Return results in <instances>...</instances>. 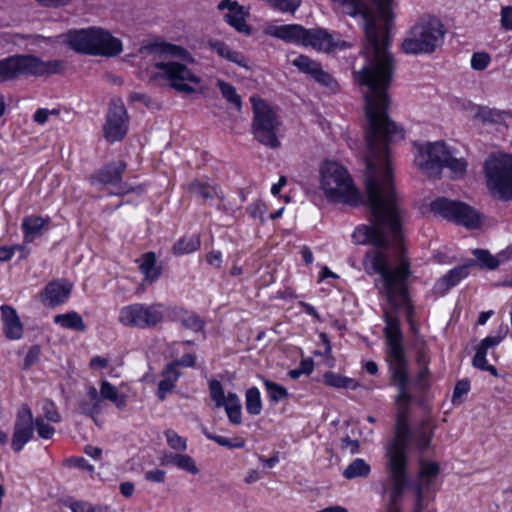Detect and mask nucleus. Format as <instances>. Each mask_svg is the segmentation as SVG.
Listing matches in <instances>:
<instances>
[{"label": "nucleus", "mask_w": 512, "mask_h": 512, "mask_svg": "<svg viewBox=\"0 0 512 512\" xmlns=\"http://www.w3.org/2000/svg\"><path fill=\"white\" fill-rule=\"evenodd\" d=\"M377 14L363 0H331L333 9L363 21L365 43L364 64L353 72L354 79L365 87V129L367 151L365 188L366 202H398L389 165L390 145L404 138L388 114V89L394 74V60L388 51L389 27L393 19L394 0H371Z\"/></svg>", "instance_id": "obj_1"}, {"label": "nucleus", "mask_w": 512, "mask_h": 512, "mask_svg": "<svg viewBox=\"0 0 512 512\" xmlns=\"http://www.w3.org/2000/svg\"><path fill=\"white\" fill-rule=\"evenodd\" d=\"M385 340L387 345L386 359L393 383L397 386L396 398L398 410L408 411L411 396L407 391L408 386V360L403 346V334L400 322L396 316L385 314Z\"/></svg>", "instance_id": "obj_2"}, {"label": "nucleus", "mask_w": 512, "mask_h": 512, "mask_svg": "<svg viewBox=\"0 0 512 512\" xmlns=\"http://www.w3.org/2000/svg\"><path fill=\"white\" fill-rule=\"evenodd\" d=\"M66 41L73 50L82 54L111 57L122 52L121 41L97 27L70 31Z\"/></svg>", "instance_id": "obj_3"}, {"label": "nucleus", "mask_w": 512, "mask_h": 512, "mask_svg": "<svg viewBox=\"0 0 512 512\" xmlns=\"http://www.w3.org/2000/svg\"><path fill=\"white\" fill-rule=\"evenodd\" d=\"M445 28L439 19L432 16L421 17L407 32L401 48L411 55L430 54L443 42Z\"/></svg>", "instance_id": "obj_4"}, {"label": "nucleus", "mask_w": 512, "mask_h": 512, "mask_svg": "<svg viewBox=\"0 0 512 512\" xmlns=\"http://www.w3.org/2000/svg\"><path fill=\"white\" fill-rule=\"evenodd\" d=\"M321 188L327 198L335 202L356 205L360 195L347 170L340 164L326 161L321 169Z\"/></svg>", "instance_id": "obj_5"}, {"label": "nucleus", "mask_w": 512, "mask_h": 512, "mask_svg": "<svg viewBox=\"0 0 512 512\" xmlns=\"http://www.w3.org/2000/svg\"><path fill=\"white\" fill-rule=\"evenodd\" d=\"M61 60L43 61L32 55H16L0 61V83L22 75L48 76L63 71Z\"/></svg>", "instance_id": "obj_6"}, {"label": "nucleus", "mask_w": 512, "mask_h": 512, "mask_svg": "<svg viewBox=\"0 0 512 512\" xmlns=\"http://www.w3.org/2000/svg\"><path fill=\"white\" fill-rule=\"evenodd\" d=\"M253 120L251 124L254 138L264 146L271 149L279 148L281 143L277 132L281 126L276 112L264 100L255 96L251 97Z\"/></svg>", "instance_id": "obj_7"}, {"label": "nucleus", "mask_w": 512, "mask_h": 512, "mask_svg": "<svg viewBox=\"0 0 512 512\" xmlns=\"http://www.w3.org/2000/svg\"><path fill=\"white\" fill-rule=\"evenodd\" d=\"M487 187L501 200L512 199V155L490 156L484 165Z\"/></svg>", "instance_id": "obj_8"}, {"label": "nucleus", "mask_w": 512, "mask_h": 512, "mask_svg": "<svg viewBox=\"0 0 512 512\" xmlns=\"http://www.w3.org/2000/svg\"><path fill=\"white\" fill-rule=\"evenodd\" d=\"M164 307L160 303H134L124 306L119 312V322L124 326L141 329L151 328L161 323Z\"/></svg>", "instance_id": "obj_9"}, {"label": "nucleus", "mask_w": 512, "mask_h": 512, "mask_svg": "<svg viewBox=\"0 0 512 512\" xmlns=\"http://www.w3.org/2000/svg\"><path fill=\"white\" fill-rule=\"evenodd\" d=\"M431 211L442 218L463 225L477 228L481 224L479 213L469 205L447 198H437L430 204Z\"/></svg>", "instance_id": "obj_10"}, {"label": "nucleus", "mask_w": 512, "mask_h": 512, "mask_svg": "<svg viewBox=\"0 0 512 512\" xmlns=\"http://www.w3.org/2000/svg\"><path fill=\"white\" fill-rule=\"evenodd\" d=\"M407 459L387 458L389 502L386 512H401V500L407 487Z\"/></svg>", "instance_id": "obj_11"}, {"label": "nucleus", "mask_w": 512, "mask_h": 512, "mask_svg": "<svg viewBox=\"0 0 512 512\" xmlns=\"http://www.w3.org/2000/svg\"><path fill=\"white\" fill-rule=\"evenodd\" d=\"M414 163L427 176H438L447 160V146L443 141L428 142L425 145H415Z\"/></svg>", "instance_id": "obj_12"}, {"label": "nucleus", "mask_w": 512, "mask_h": 512, "mask_svg": "<svg viewBox=\"0 0 512 512\" xmlns=\"http://www.w3.org/2000/svg\"><path fill=\"white\" fill-rule=\"evenodd\" d=\"M155 68L161 71L176 91L185 94L196 92L195 86L200 83V78L185 64L176 61L157 62Z\"/></svg>", "instance_id": "obj_13"}, {"label": "nucleus", "mask_w": 512, "mask_h": 512, "mask_svg": "<svg viewBox=\"0 0 512 512\" xmlns=\"http://www.w3.org/2000/svg\"><path fill=\"white\" fill-rule=\"evenodd\" d=\"M126 169L127 164L124 161L108 163L90 177L91 183L93 185L111 186L113 188L111 194L126 195L133 191L130 185L122 182V175Z\"/></svg>", "instance_id": "obj_14"}, {"label": "nucleus", "mask_w": 512, "mask_h": 512, "mask_svg": "<svg viewBox=\"0 0 512 512\" xmlns=\"http://www.w3.org/2000/svg\"><path fill=\"white\" fill-rule=\"evenodd\" d=\"M103 130L105 139L111 143L122 140L127 134L128 116L122 100L111 101Z\"/></svg>", "instance_id": "obj_15"}, {"label": "nucleus", "mask_w": 512, "mask_h": 512, "mask_svg": "<svg viewBox=\"0 0 512 512\" xmlns=\"http://www.w3.org/2000/svg\"><path fill=\"white\" fill-rule=\"evenodd\" d=\"M34 419L31 409L28 405H22L18 412L14 424V433L11 446L15 452H20L26 443H28L34 433Z\"/></svg>", "instance_id": "obj_16"}, {"label": "nucleus", "mask_w": 512, "mask_h": 512, "mask_svg": "<svg viewBox=\"0 0 512 512\" xmlns=\"http://www.w3.org/2000/svg\"><path fill=\"white\" fill-rule=\"evenodd\" d=\"M410 433L408 427V411L398 410L395 435L387 447V458H393L395 456L399 459H407L406 449Z\"/></svg>", "instance_id": "obj_17"}, {"label": "nucleus", "mask_w": 512, "mask_h": 512, "mask_svg": "<svg viewBox=\"0 0 512 512\" xmlns=\"http://www.w3.org/2000/svg\"><path fill=\"white\" fill-rule=\"evenodd\" d=\"M218 10H228L224 14V21L233 27L237 32L245 35L252 33V27L247 23V18L250 15L249 8L240 5L237 1L221 0L217 5Z\"/></svg>", "instance_id": "obj_18"}, {"label": "nucleus", "mask_w": 512, "mask_h": 512, "mask_svg": "<svg viewBox=\"0 0 512 512\" xmlns=\"http://www.w3.org/2000/svg\"><path fill=\"white\" fill-rule=\"evenodd\" d=\"M419 472L416 481L412 484L415 498L425 500L427 495L433 491V485L437 479L440 467L432 461L419 460Z\"/></svg>", "instance_id": "obj_19"}, {"label": "nucleus", "mask_w": 512, "mask_h": 512, "mask_svg": "<svg viewBox=\"0 0 512 512\" xmlns=\"http://www.w3.org/2000/svg\"><path fill=\"white\" fill-rule=\"evenodd\" d=\"M503 338L504 336H488L484 338L476 349L472 365L479 370L488 371L494 377H499L496 367L487 363L486 356L488 350L496 347Z\"/></svg>", "instance_id": "obj_20"}, {"label": "nucleus", "mask_w": 512, "mask_h": 512, "mask_svg": "<svg viewBox=\"0 0 512 512\" xmlns=\"http://www.w3.org/2000/svg\"><path fill=\"white\" fill-rule=\"evenodd\" d=\"M335 45H338V43L334 42L333 35L329 34L326 30L321 28H305L302 46L312 47L321 52H330L333 51Z\"/></svg>", "instance_id": "obj_21"}, {"label": "nucleus", "mask_w": 512, "mask_h": 512, "mask_svg": "<svg viewBox=\"0 0 512 512\" xmlns=\"http://www.w3.org/2000/svg\"><path fill=\"white\" fill-rule=\"evenodd\" d=\"M3 331L9 340H18L23 336V324L16 310L9 305L0 307Z\"/></svg>", "instance_id": "obj_22"}, {"label": "nucleus", "mask_w": 512, "mask_h": 512, "mask_svg": "<svg viewBox=\"0 0 512 512\" xmlns=\"http://www.w3.org/2000/svg\"><path fill=\"white\" fill-rule=\"evenodd\" d=\"M72 290V286L60 281H53L46 285L41 294V301L48 307H56L64 303Z\"/></svg>", "instance_id": "obj_23"}, {"label": "nucleus", "mask_w": 512, "mask_h": 512, "mask_svg": "<svg viewBox=\"0 0 512 512\" xmlns=\"http://www.w3.org/2000/svg\"><path fill=\"white\" fill-rule=\"evenodd\" d=\"M305 27L299 24L269 26L266 33L287 43L302 45Z\"/></svg>", "instance_id": "obj_24"}, {"label": "nucleus", "mask_w": 512, "mask_h": 512, "mask_svg": "<svg viewBox=\"0 0 512 512\" xmlns=\"http://www.w3.org/2000/svg\"><path fill=\"white\" fill-rule=\"evenodd\" d=\"M50 218H43L36 215H30L23 219L21 228L26 243L33 242L36 238L42 236L48 230Z\"/></svg>", "instance_id": "obj_25"}, {"label": "nucleus", "mask_w": 512, "mask_h": 512, "mask_svg": "<svg viewBox=\"0 0 512 512\" xmlns=\"http://www.w3.org/2000/svg\"><path fill=\"white\" fill-rule=\"evenodd\" d=\"M432 437L433 426L426 421L411 431L408 438V444L411 443L423 453L430 447Z\"/></svg>", "instance_id": "obj_26"}, {"label": "nucleus", "mask_w": 512, "mask_h": 512, "mask_svg": "<svg viewBox=\"0 0 512 512\" xmlns=\"http://www.w3.org/2000/svg\"><path fill=\"white\" fill-rule=\"evenodd\" d=\"M181 373L176 364L169 363L162 371V380L158 384V397L164 400L166 395L173 390Z\"/></svg>", "instance_id": "obj_27"}, {"label": "nucleus", "mask_w": 512, "mask_h": 512, "mask_svg": "<svg viewBox=\"0 0 512 512\" xmlns=\"http://www.w3.org/2000/svg\"><path fill=\"white\" fill-rule=\"evenodd\" d=\"M138 262L145 282L153 283L160 277L161 267L156 266V255L154 252L143 254Z\"/></svg>", "instance_id": "obj_28"}, {"label": "nucleus", "mask_w": 512, "mask_h": 512, "mask_svg": "<svg viewBox=\"0 0 512 512\" xmlns=\"http://www.w3.org/2000/svg\"><path fill=\"white\" fill-rule=\"evenodd\" d=\"M88 400H83L79 404L81 412L87 416L94 417L103 410V401L101 394L99 395L94 386H90L87 390Z\"/></svg>", "instance_id": "obj_29"}, {"label": "nucleus", "mask_w": 512, "mask_h": 512, "mask_svg": "<svg viewBox=\"0 0 512 512\" xmlns=\"http://www.w3.org/2000/svg\"><path fill=\"white\" fill-rule=\"evenodd\" d=\"M173 318L175 321L180 322L185 328L195 332L203 328V321L195 313L189 312L183 308L174 309Z\"/></svg>", "instance_id": "obj_30"}, {"label": "nucleus", "mask_w": 512, "mask_h": 512, "mask_svg": "<svg viewBox=\"0 0 512 512\" xmlns=\"http://www.w3.org/2000/svg\"><path fill=\"white\" fill-rule=\"evenodd\" d=\"M54 322L65 329L75 331H85L86 329L82 317L74 311L56 315L54 317Z\"/></svg>", "instance_id": "obj_31"}, {"label": "nucleus", "mask_w": 512, "mask_h": 512, "mask_svg": "<svg viewBox=\"0 0 512 512\" xmlns=\"http://www.w3.org/2000/svg\"><path fill=\"white\" fill-rule=\"evenodd\" d=\"M187 191L196 197L208 200L214 197H219L217 187L212 186L206 182L200 180H193L187 186Z\"/></svg>", "instance_id": "obj_32"}, {"label": "nucleus", "mask_w": 512, "mask_h": 512, "mask_svg": "<svg viewBox=\"0 0 512 512\" xmlns=\"http://www.w3.org/2000/svg\"><path fill=\"white\" fill-rule=\"evenodd\" d=\"M227 414L229 421L234 425L242 422V406L240 399L236 393H228V402L222 406Z\"/></svg>", "instance_id": "obj_33"}, {"label": "nucleus", "mask_w": 512, "mask_h": 512, "mask_svg": "<svg viewBox=\"0 0 512 512\" xmlns=\"http://www.w3.org/2000/svg\"><path fill=\"white\" fill-rule=\"evenodd\" d=\"M100 394L102 400H108L112 402L118 409H123L126 406V396L119 394L115 386L110 382L104 380L101 382Z\"/></svg>", "instance_id": "obj_34"}, {"label": "nucleus", "mask_w": 512, "mask_h": 512, "mask_svg": "<svg viewBox=\"0 0 512 512\" xmlns=\"http://www.w3.org/2000/svg\"><path fill=\"white\" fill-rule=\"evenodd\" d=\"M323 382L325 385L334 388H349L354 390L358 386L357 382L354 379L339 375L331 371L326 372L324 374Z\"/></svg>", "instance_id": "obj_35"}, {"label": "nucleus", "mask_w": 512, "mask_h": 512, "mask_svg": "<svg viewBox=\"0 0 512 512\" xmlns=\"http://www.w3.org/2000/svg\"><path fill=\"white\" fill-rule=\"evenodd\" d=\"M473 260L470 263L456 267L450 270L447 274H445L440 283L446 286V289L457 285L462 279H464L468 275L469 267L473 266Z\"/></svg>", "instance_id": "obj_36"}, {"label": "nucleus", "mask_w": 512, "mask_h": 512, "mask_svg": "<svg viewBox=\"0 0 512 512\" xmlns=\"http://www.w3.org/2000/svg\"><path fill=\"white\" fill-rule=\"evenodd\" d=\"M145 49L151 53L160 52V53L168 54L171 56H176V57H179L184 60H186L190 57L187 50H185L184 48H182L180 46L169 44V43H156V44L147 46Z\"/></svg>", "instance_id": "obj_37"}, {"label": "nucleus", "mask_w": 512, "mask_h": 512, "mask_svg": "<svg viewBox=\"0 0 512 512\" xmlns=\"http://www.w3.org/2000/svg\"><path fill=\"white\" fill-rule=\"evenodd\" d=\"M371 468L363 459L357 458L351 462L343 472L346 479H354L357 477H368Z\"/></svg>", "instance_id": "obj_38"}, {"label": "nucleus", "mask_w": 512, "mask_h": 512, "mask_svg": "<svg viewBox=\"0 0 512 512\" xmlns=\"http://www.w3.org/2000/svg\"><path fill=\"white\" fill-rule=\"evenodd\" d=\"M246 410L251 415H259L262 411V401L258 388L252 387L246 391Z\"/></svg>", "instance_id": "obj_39"}, {"label": "nucleus", "mask_w": 512, "mask_h": 512, "mask_svg": "<svg viewBox=\"0 0 512 512\" xmlns=\"http://www.w3.org/2000/svg\"><path fill=\"white\" fill-rule=\"evenodd\" d=\"M202 432L205 437L209 440L216 442L218 445L227 447L229 449L238 448L241 449L245 446V440L240 437H236L233 440H230L226 437L213 434L207 430V428L203 427Z\"/></svg>", "instance_id": "obj_40"}, {"label": "nucleus", "mask_w": 512, "mask_h": 512, "mask_svg": "<svg viewBox=\"0 0 512 512\" xmlns=\"http://www.w3.org/2000/svg\"><path fill=\"white\" fill-rule=\"evenodd\" d=\"M292 64L301 72L309 74L312 78L322 67L320 63L310 59L308 56L299 55L292 60Z\"/></svg>", "instance_id": "obj_41"}, {"label": "nucleus", "mask_w": 512, "mask_h": 512, "mask_svg": "<svg viewBox=\"0 0 512 512\" xmlns=\"http://www.w3.org/2000/svg\"><path fill=\"white\" fill-rule=\"evenodd\" d=\"M217 86L222 96L232 104L237 110L242 107L241 97L237 94L236 89L229 83L219 80Z\"/></svg>", "instance_id": "obj_42"}, {"label": "nucleus", "mask_w": 512, "mask_h": 512, "mask_svg": "<svg viewBox=\"0 0 512 512\" xmlns=\"http://www.w3.org/2000/svg\"><path fill=\"white\" fill-rule=\"evenodd\" d=\"M444 167L450 169L453 178H458L466 172L467 162L463 158L453 157L447 149V160L444 161Z\"/></svg>", "instance_id": "obj_43"}, {"label": "nucleus", "mask_w": 512, "mask_h": 512, "mask_svg": "<svg viewBox=\"0 0 512 512\" xmlns=\"http://www.w3.org/2000/svg\"><path fill=\"white\" fill-rule=\"evenodd\" d=\"M200 246L199 238L194 236L190 238H181L173 246V252L176 255H183L194 252Z\"/></svg>", "instance_id": "obj_44"}, {"label": "nucleus", "mask_w": 512, "mask_h": 512, "mask_svg": "<svg viewBox=\"0 0 512 512\" xmlns=\"http://www.w3.org/2000/svg\"><path fill=\"white\" fill-rule=\"evenodd\" d=\"M209 393L217 408H221L228 402V394L225 395L221 382L216 379L209 381Z\"/></svg>", "instance_id": "obj_45"}, {"label": "nucleus", "mask_w": 512, "mask_h": 512, "mask_svg": "<svg viewBox=\"0 0 512 512\" xmlns=\"http://www.w3.org/2000/svg\"><path fill=\"white\" fill-rule=\"evenodd\" d=\"M263 384L267 390L270 399L274 402H278L288 396L286 388L271 380L265 379L263 381Z\"/></svg>", "instance_id": "obj_46"}, {"label": "nucleus", "mask_w": 512, "mask_h": 512, "mask_svg": "<svg viewBox=\"0 0 512 512\" xmlns=\"http://www.w3.org/2000/svg\"><path fill=\"white\" fill-rule=\"evenodd\" d=\"M313 79L327 88L330 92H337L339 90L338 82L326 71L322 69V67L318 70V72L314 75Z\"/></svg>", "instance_id": "obj_47"}, {"label": "nucleus", "mask_w": 512, "mask_h": 512, "mask_svg": "<svg viewBox=\"0 0 512 512\" xmlns=\"http://www.w3.org/2000/svg\"><path fill=\"white\" fill-rule=\"evenodd\" d=\"M473 254L480 263L481 267L493 270L496 269L500 264L499 260L486 250L476 249L474 250Z\"/></svg>", "instance_id": "obj_48"}, {"label": "nucleus", "mask_w": 512, "mask_h": 512, "mask_svg": "<svg viewBox=\"0 0 512 512\" xmlns=\"http://www.w3.org/2000/svg\"><path fill=\"white\" fill-rule=\"evenodd\" d=\"M69 507L72 512H109L107 506L93 505L85 501H75Z\"/></svg>", "instance_id": "obj_49"}, {"label": "nucleus", "mask_w": 512, "mask_h": 512, "mask_svg": "<svg viewBox=\"0 0 512 512\" xmlns=\"http://www.w3.org/2000/svg\"><path fill=\"white\" fill-rule=\"evenodd\" d=\"M165 437L168 445L176 451H185L187 449L186 439L178 435L174 430L165 431Z\"/></svg>", "instance_id": "obj_50"}, {"label": "nucleus", "mask_w": 512, "mask_h": 512, "mask_svg": "<svg viewBox=\"0 0 512 512\" xmlns=\"http://www.w3.org/2000/svg\"><path fill=\"white\" fill-rule=\"evenodd\" d=\"M177 468L184 470L192 475L198 474L199 470L193 458L187 454H179L178 459H176Z\"/></svg>", "instance_id": "obj_51"}, {"label": "nucleus", "mask_w": 512, "mask_h": 512, "mask_svg": "<svg viewBox=\"0 0 512 512\" xmlns=\"http://www.w3.org/2000/svg\"><path fill=\"white\" fill-rule=\"evenodd\" d=\"M34 425L39 437L43 439H50L55 433L54 427L46 423L42 417H37L34 421Z\"/></svg>", "instance_id": "obj_52"}, {"label": "nucleus", "mask_w": 512, "mask_h": 512, "mask_svg": "<svg viewBox=\"0 0 512 512\" xmlns=\"http://www.w3.org/2000/svg\"><path fill=\"white\" fill-rule=\"evenodd\" d=\"M470 390V383L468 380H460L456 383L453 391L452 402L455 405L462 403V397Z\"/></svg>", "instance_id": "obj_53"}, {"label": "nucleus", "mask_w": 512, "mask_h": 512, "mask_svg": "<svg viewBox=\"0 0 512 512\" xmlns=\"http://www.w3.org/2000/svg\"><path fill=\"white\" fill-rule=\"evenodd\" d=\"M490 63V56L485 52L474 53L471 58V66L473 69L484 70Z\"/></svg>", "instance_id": "obj_54"}, {"label": "nucleus", "mask_w": 512, "mask_h": 512, "mask_svg": "<svg viewBox=\"0 0 512 512\" xmlns=\"http://www.w3.org/2000/svg\"><path fill=\"white\" fill-rule=\"evenodd\" d=\"M42 410L43 415L47 420L54 423L61 421V416L53 402L46 400L43 404Z\"/></svg>", "instance_id": "obj_55"}, {"label": "nucleus", "mask_w": 512, "mask_h": 512, "mask_svg": "<svg viewBox=\"0 0 512 512\" xmlns=\"http://www.w3.org/2000/svg\"><path fill=\"white\" fill-rule=\"evenodd\" d=\"M247 211L252 218L259 219L261 222H263L264 215L267 212V208L264 203L258 201L249 205Z\"/></svg>", "instance_id": "obj_56"}, {"label": "nucleus", "mask_w": 512, "mask_h": 512, "mask_svg": "<svg viewBox=\"0 0 512 512\" xmlns=\"http://www.w3.org/2000/svg\"><path fill=\"white\" fill-rule=\"evenodd\" d=\"M208 46L212 51L217 53L220 57L224 58V56L228 53V49L230 48L226 43L220 40H209Z\"/></svg>", "instance_id": "obj_57"}, {"label": "nucleus", "mask_w": 512, "mask_h": 512, "mask_svg": "<svg viewBox=\"0 0 512 512\" xmlns=\"http://www.w3.org/2000/svg\"><path fill=\"white\" fill-rule=\"evenodd\" d=\"M166 477V472L161 469H153L150 471H147L145 473V479L150 482L154 483H162L164 482Z\"/></svg>", "instance_id": "obj_58"}, {"label": "nucleus", "mask_w": 512, "mask_h": 512, "mask_svg": "<svg viewBox=\"0 0 512 512\" xmlns=\"http://www.w3.org/2000/svg\"><path fill=\"white\" fill-rule=\"evenodd\" d=\"M39 354V347L33 346L30 348L24 359V369H29L38 360Z\"/></svg>", "instance_id": "obj_59"}, {"label": "nucleus", "mask_w": 512, "mask_h": 512, "mask_svg": "<svg viewBox=\"0 0 512 512\" xmlns=\"http://www.w3.org/2000/svg\"><path fill=\"white\" fill-rule=\"evenodd\" d=\"M50 114H57V111L41 108L35 112L33 119L35 122H37L39 124H45L47 122Z\"/></svg>", "instance_id": "obj_60"}, {"label": "nucleus", "mask_w": 512, "mask_h": 512, "mask_svg": "<svg viewBox=\"0 0 512 512\" xmlns=\"http://www.w3.org/2000/svg\"><path fill=\"white\" fill-rule=\"evenodd\" d=\"M206 261L209 265L220 268L222 264V254L220 251H211L206 255Z\"/></svg>", "instance_id": "obj_61"}, {"label": "nucleus", "mask_w": 512, "mask_h": 512, "mask_svg": "<svg viewBox=\"0 0 512 512\" xmlns=\"http://www.w3.org/2000/svg\"><path fill=\"white\" fill-rule=\"evenodd\" d=\"M501 22L504 28L512 30V6L502 8Z\"/></svg>", "instance_id": "obj_62"}, {"label": "nucleus", "mask_w": 512, "mask_h": 512, "mask_svg": "<svg viewBox=\"0 0 512 512\" xmlns=\"http://www.w3.org/2000/svg\"><path fill=\"white\" fill-rule=\"evenodd\" d=\"M342 448L345 450H349L351 454H355L359 452V441L353 440L349 437H346L342 440Z\"/></svg>", "instance_id": "obj_63"}, {"label": "nucleus", "mask_w": 512, "mask_h": 512, "mask_svg": "<svg viewBox=\"0 0 512 512\" xmlns=\"http://www.w3.org/2000/svg\"><path fill=\"white\" fill-rule=\"evenodd\" d=\"M478 116L483 121H489V122H495L496 117H498V114L496 111L489 109V108H481L478 112Z\"/></svg>", "instance_id": "obj_64"}]
</instances>
